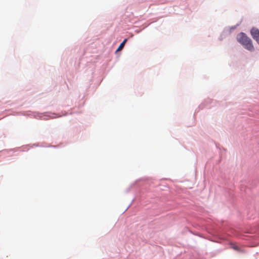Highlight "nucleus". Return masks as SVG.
<instances>
[{"label": "nucleus", "mask_w": 259, "mask_h": 259, "mask_svg": "<svg viewBox=\"0 0 259 259\" xmlns=\"http://www.w3.org/2000/svg\"><path fill=\"white\" fill-rule=\"evenodd\" d=\"M237 39L245 49L250 51L253 50L252 41L245 34L242 32L239 33L237 35Z\"/></svg>", "instance_id": "f257e3e1"}, {"label": "nucleus", "mask_w": 259, "mask_h": 259, "mask_svg": "<svg viewBox=\"0 0 259 259\" xmlns=\"http://www.w3.org/2000/svg\"><path fill=\"white\" fill-rule=\"evenodd\" d=\"M250 32L252 37L259 44V30L256 28H253L251 29Z\"/></svg>", "instance_id": "f03ea898"}, {"label": "nucleus", "mask_w": 259, "mask_h": 259, "mask_svg": "<svg viewBox=\"0 0 259 259\" xmlns=\"http://www.w3.org/2000/svg\"><path fill=\"white\" fill-rule=\"evenodd\" d=\"M229 245L230 246V248L236 251H240V248L236 244L233 242H230Z\"/></svg>", "instance_id": "7ed1b4c3"}, {"label": "nucleus", "mask_w": 259, "mask_h": 259, "mask_svg": "<svg viewBox=\"0 0 259 259\" xmlns=\"http://www.w3.org/2000/svg\"><path fill=\"white\" fill-rule=\"evenodd\" d=\"M126 41H127V39H124L123 40V41L120 44V45L118 47V49H117L116 51H121L122 49V48H123V47L124 46L125 44Z\"/></svg>", "instance_id": "20e7f679"}]
</instances>
